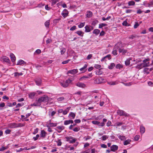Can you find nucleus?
Masks as SVG:
<instances>
[{
	"instance_id": "obj_1",
	"label": "nucleus",
	"mask_w": 153,
	"mask_h": 153,
	"mask_svg": "<svg viewBox=\"0 0 153 153\" xmlns=\"http://www.w3.org/2000/svg\"><path fill=\"white\" fill-rule=\"evenodd\" d=\"M23 126V125L21 123H19L18 124L15 123H12L8 125V127L10 128H16L22 127Z\"/></svg>"
},
{
	"instance_id": "obj_2",
	"label": "nucleus",
	"mask_w": 153,
	"mask_h": 153,
	"mask_svg": "<svg viewBox=\"0 0 153 153\" xmlns=\"http://www.w3.org/2000/svg\"><path fill=\"white\" fill-rule=\"evenodd\" d=\"M121 45V44L119 43H117L115 45L112 53L114 55H116L117 54V50H119V46Z\"/></svg>"
},
{
	"instance_id": "obj_3",
	"label": "nucleus",
	"mask_w": 153,
	"mask_h": 153,
	"mask_svg": "<svg viewBox=\"0 0 153 153\" xmlns=\"http://www.w3.org/2000/svg\"><path fill=\"white\" fill-rule=\"evenodd\" d=\"M42 102V99L40 97L37 100H36L35 103L32 104V106H39L41 105V103Z\"/></svg>"
},
{
	"instance_id": "obj_4",
	"label": "nucleus",
	"mask_w": 153,
	"mask_h": 153,
	"mask_svg": "<svg viewBox=\"0 0 153 153\" xmlns=\"http://www.w3.org/2000/svg\"><path fill=\"white\" fill-rule=\"evenodd\" d=\"M95 84H100L105 82L104 79L102 77H100L96 79L94 81Z\"/></svg>"
},
{
	"instance_id": "obj_5",
	"label": "nucleus",
	"mask_w": 153,
	"mask_h": 153,
	"mask_svg": "<svg viewBox=\"0 0 153 153\" xmlns=\"http://www.w3.org/2000/svg\"><path fill=\"white\" fill-rule=\"evenodd\" d=\"M85 28V32H89L94 29L93 27L88 25H86Z\"/></svg>"
},
{
	"instance_id": "obj_6",
	"label": "nucleus",
	"mask_w": 153,
	"mask_h": 153,
	"mask_svg": "<svg viewBox=\"0 0 153 153\" xmlns=\"http://www.w3.org/2000/svg\"><path fill=\"white\" fill-rule=\"evenodd\" d=\"M117 113L120 116H128L127 114L123 110H119L117 111Z\"/></svg>"
},
{
	"instance_id": "obj_7",
	"label": "nucleus",
	"mask_w": 153,
	"mask_h": 153,
	"mask_svg": "<svg viewBox=\"0 0 153 153\" xmlns=\"http://www.w3.org/2000/svg\"><path fill=\"white\" fill-rule=\"evenodd\" d=\"M41 98L43 102H47L49 100V97L46 95H44V96L41 97Z\"/></svg>"
},
{
	"instance_id": "obj_8",
	"label": "nucleus",
	"mask_w": 153,
	"mask_h": 153,
	"mask_svg": "<svg viewBox=\"0 0 153 153\" xmlns=\"http://www.w3.org/2000/svg\"><path fill=\"white\" fill-rule=\"evenodd\" d=\"M149 58H147L143 61V63L144 64L146 67H148L149 66Z\"/></svg>"
},
{
	"instance_id": "obj_9",
	"label": "nucleus",
	"mask_w": 153,
	"mask_h": 153,
	"mask_svg": "<svg viewBox=\"0 0 153 153\" xmlns=\"http://www.w3.org/2000/svg\"><path fill=\"white\" fill-rule=\"evenodd\" d=\"M76 85L80 88H84L86 87V85L82 83L78 82L75 84Z\"/></svg>"
},
{
	"instance_id": "obj_10",
	"label": "nucleus",
	"mask_w": 153,
	"mask_h": 153,
	"mask_svg": "<svg viewBox=\"0 0 153 153\" xmlns=\"http://www.w3.org/2000/svg\"><path fill=\"white\" fill-rule=\"evenodd\" d=\"M78 72V70L77 69H74L69 70L68 72V73L71 74H75Z\"/></svg>"
},
{
	"instance_id": "obj_11",
	"label": "nucleus",
	"mask_w": 153,
	"mask_h": 153,
	"mask_svg": "<svg viewBox=\"0 0 153 153\" xmlns=\"http://www.w3.org/2000/svg\"><path fill=\"white\" fill-rule=\"evenodd\" d=\"M119 46V51L120 53H122L123 54H124L127 52V50L123 49L120 48V46Z\"/></svg>"
},
{
	"instance_id": "obj_12",
	"label": "nucleus",
	"mask_w": 153,
	"mask_h": 153,
	"mask_svg": "<svg viewBox=\"0 0 153 153\" xmlns=\"http://www.w3.org/2000/svg\"><path fill=\"white\" fill-rule=\"evenodd\" d=\"M2 59L4 62L9 63L10 62V60L9 58L6 56H3L1 58Z\"/></svg>"
},
{
	"instance_id": "obj_13",
	"label": "nucleus",
	"mask_w": 153,
	"mask_h": 153,
	"mask_svg": "<svg viewBox=\"0 0 153 153\" xmlns=\"http://www.w3.org/2000/svg\"><path fill=\"white\" fill-rule=\"evenodd\" d=\"M118 146L115 145H113L111 147V150L114 152L115 151L117 150L118 149Z\"/></svg>"
},
{
	"instance_id": "obj_14",
	"label": "nucleus",
	"mask_w": 153,
	"mask_h": 153,
	"mask_svg": "<svg viewBox=\"0 0 153 153\" xmlns=\"http://www.w3.org/2000/svg\"><path fill=\"white\" fill-rule=\"evenodd\" d=\"M46 134V133L45 131L44 130H42L41 131V133L40 134V136L43 138H44Z\"/></svg>"
},
{
	"instance_id": "obj_15",
	"label": "nucleus",
	"mask_w": 153,
	"mask_h": 153,
	"mask_svg": "<svg viewBox=\"0 0 153 153\" xmlns=\"http://www.w3.org/2000/svg\"><path fill=\"white\" fill-rule=\"evenodd\" d=\"M10 56L12 62H14L15 61L16 59V58L14 54L13 53H11L10 54Z\"/></svg>"
},
{
	"instance_id": "obj_16",
	"label": "nucleus",
	"mask_w": 153,
	"mask_h": 153,
	"mask_svg": "<svg viewBox=\"0 0 153 153\" xmlns=\"http://www.w3.org/2000/svg\"><path fill=\"white\" fill-rule=\"evenodd\" d=\"M73 121L72 120H66L65 121L64 124L65 125H67L70 123H73Z\"/></svg>"
},
{
	"instance_id": "obj_17",
	"label": "nucleus",
	"mask_w": 153,
	"mask_h": 153,
	"mask_svg": "<svg viewBox=\"0 0 153 153\" xmlns=\"http://www.w3.org/2000/svg\"><path fill=\"white\" fill-rule=\"evenodd\" d=\"M145 67H146V66L143 63H141L140 65H138L136 67L138 69H141Z\"/></svg>"
},
{
	"instance_id": "obj_18",
	"label": "nucleus",
	"mask_w": 153,
	"mask_h": 153,
	"mask_svg": "<svg viewBox=\"0 0 153 153\" xmlns=\"http://www.w3.org/2000/svg\"><path fill=\"white\" fill-rule=\"evenodd\" d=\"M70 108H71L70 107H68L64 111L63 110V113H62L64 115L68 113L69 112V111Z\"/></svg>"
},
{
	"instance_id": "obj_19",
	"label": "nucleus",
	"mask_w": 153,
	"mask_h": 153,
	"mask_svg": "<svg viewBox=\"0 0 153 153\" xmlns=\"http://www.w3.org/2000/svg\"><path fill=\"white\" fill-rule=\"evenodd\" d=\"M140 132L141 134H143L145 131V128L143 126H141L140 128Z\"/></svg>"
},
{
	"instance_id": "obj_20",
	"label": "nucleus",
	"mask_w": 153,
	"mask_h": 153,
	"mask_svg": "<svg viewBox=\"0 0 153 153\" xmlns=\"http://www.w3.org/2000/svg\"><path fill=\"white\" fill-rule=\"evenodd\" d=\"M86 16L88 18H90L91 17L92 15V12L90 11H87V12Z\"/></svg>"
},
{
	"instance_id": "obj_21",
	"label": "nucleus",
	"mask_w": 153,
	"mask_h": 153,
	"mask_svg": "<svg viewBox=\"0 0 153 153\" xmlns=\"http://www.w3.org/2000/svg\"><path fill=\"white\" fill-rule=\"evenodd\" d=\"M36 85H41L42 83V81L41 79H39L35 81Z\"/></svg>"
},
{
	"instance_id": "obj_22",
	"label": "nucleus",
	"mask_w": 153,
	"mask_h": 153,
	"mask_svg": "<svg viewBox=\"0 0 153 153\" xmlns=\"http://www.w3.org/2000/svg\"><path fill=\"white\" fill-rule=\"evenodd\" d=\"M25 63V62L22 60H20L18 62L17 65H22V64H24Z\"/></svg>"
},
{
	"instance_id": "obj_23",
	"label": "nucleus",
	"mask_w": 153,
	"mask_h": 153,
	"mask_svg": "<svg viewBox=\"0 0 153 153\" xmlns=\"http://www.w3.org/2000/svg\"><path fill=\"white\" fill-rule=\"evenodd\" d=\"M87 64H85L84 66L81 68L80 69V70L82 71H83V72H84L86 71V68L87 67Z\"/></svg>"
},
{
	"instance_id": "obj_24",
	"label": "nucleus",
	"mask_w": 153,
	"mask_h": 153,
	"mask_svg": "<svg viewBox=\"0 0 153 153\" xmlns=\"http://www.w3.org/2000/svg\"><path fill=\"white\" fill-rule=\"evenodd\" d=\"M108 84L111 85H115L118 84V83L116 81H111L108 82Z\"/></svg>"
},
{
	"instance_id": "obj_25",
	"label": "nucleus",
	"mask_w": 153,
	"mask_h": 153,
	"mask_svg": "<svg viewBox=\"0 0 153 153\" xmlns=\"http://www.w3.org/2000/svg\"><path fill=\"white\" fill-rule=\"evenodd\" d=\"M76 33L78 35L81 36H83L84 34V33H83L81 31H77Z\"/></svg>"
},
{
	"instance_id": "obj_26",
	"label": "nucleus",
	"mask_w": 153,
	"mask_h": 153,
	"mask_svg": "<svg viewBox=\"0 0 153 153\" xmlns=\"http://www.w3.org/2000/svg\"><path fill=\"white\" fill-rule=\"evenodd\" d=\"M60 84L64 88H66L68 87L67 85L66 84L65 82L63 81L62 82H60Z\"/></svg>"
},
{
	"instance_id": "obj_27",
	"label": "nucleus",
	"mask_w": 153,
	"mask_h": 153,
	"mask_svg": "<svg viewBox=\"0 0 153 153\" xmlns=\"http://www.w3.org/2000/svg\"><path fill=\"white\" fill-rule=\"evenodd\" d=\"M100 30L98 29H96L94 30L93 33L94 34H95L96 35H97L100 33Z\"/></svg>"
},
{
	"instance_id": "obj_28",
	"label": "nucleus",
	"mask_w": 153,
	"mask_h": 153,
	"mask_svg": "<svg viewBox=\"0 0 153 153\" xmlns=\"http://www.w3.org/2000/svg\"><path fill=\"white\" fill-rule=\"evenodd\" d=\"M30 149H27V147H25L24 148H21L19 150H16V151L17 152H19L24 150H29Z\"/></svg>"
},
{
	"instance_id": "obj_29",
	"label": "nucleus",
	"mask_w": 153,
	"mask_h": 153,
	"mask_svg": "<svg viewBox=\"0 0 153 153\" xmlns=\"http://www.w3.org/2000/svg\"><path fill=\"white\" fill-rule=\"evenodd\" d=\"M94 98L95 99V101H97L99 100V99H100L101 97L99 95L97 94V95H96L94 96Z\"/></svg>"
},
{
	"instance_id": "obj_30",
	"label": "nucleus",
	"mask_w": 153,
	"mask_h": 153,
	"mask_svg": "<svg viewBox=\"0 0 153 153\" xmlns=\"http://www.w3.org/2000/svg\"><path fill=\"white\" fill-rule=\"evenodd\" d=\"M50 24V23L49 20L47 21L45 23V25L47 27H49Z\"/></svg>"
},
{
	"instance_id": "obj_31",
	"label": "nucleus",
	"mask_w": 153,
	"mask_h": 153,
	"mask_svg": "<svg viewBox=\"0 0 153 153\" xmlns=\"http://www.w3.org/2000/svg\"><path fill=\"white\" fill-rule=\"evenodd\" d=\"M115 66V64L113 63H112L110 64V65L108 66V68L109 69H111L114 67Z\"/></svg>"
},
{
	"instance_id": "obj_32",
	"label": "nucleus",
	"mask_w": 153,
	"mask_h": 153,
	"mask_svg": "<svg viewBox=\"0 0 153 153\" xmlns=\"http://www.w3.org/2000/svg\"><path fill=\"white\" fill-rule=\"evenodd\" d=\"M56 128L62 131L65 129V127L63 126H59L56 127Z\"/></svg>"
},
{
	"instance_id": "obj_33",
	"label": "nucleus",
	"mask_w": 153,
	"mask_h": 153,
	"mask_svg": "<svg viewBox=\"0 0 153 153\" xmlns=\"http://www.w3.org/2000/svg\"><path fill=\"white\" fill-rule=\"evenodd\" d=\"M107 24H106L102 23L99 25V28H102L103 27L106 26H107Z\"/></svg>"
},
{
	"instance_id": "obj_34",
	"label": "nucleus",
	"mask_w": 153,
	"mask_h": 153,
	"mask_svg": "<svg viewBox=\"0 0 153 153\" xmlns=\"http://www.w3.org/2000/svg\"><path fill=\"white\" fill-rule=\"evenodd\" d=\"M131 140H127L126 141H125L124 142V145H126L128 144H129Z\"/></svg>"
},
{
	"instance_id": "obj_35",
	"label": "nucleus",
	"mask_w": 153,
	"mask_h": 153,
	"mask_svg": "<svg viewBox=\"0 0 153 153\" xmlns=\"http://www.w3.org/2000/svg\"><path fill=\"white\" fill-rule=\"evenodd\" d=\"M88 78H89V77L88 76H83L82 77H81L79 79V80L80 81H82L84 79H87Z\"/></svg>"
},
{
	"instance_id": "obj_36",
	"label": "nucleus",
	"mask_w": 153,
	"mask_h": 153,
	"mask_svg": "<svg viewBox=\"0 0 153 153\" xmlns=\"http://www.w3.org/2000/svg\"><path fill=\"white\" fill-rule=\"evenodd\" d=\"M66 51V49L64 48H62L61 49L60 52L62 55Z\"/></svg>"
},
{
	"instance_id": "obj_37",
	"label": "nucleus",
	"mask_w": 153,
	"mask_h": 153,
	"mask_svg": "<svg viewBox=\"0 0 153 153\" xmlns=\"http://www.w3.org/2000/svg\"><path fill=\"white\" fill-rule=\"evenodd\" d=\"M128 4L129 6H133L135 4V2L133 1H130L128 2Z\"/></svg>"
},
{
	"instance_id": "obj_38",
	"label": "nucleus",
	"mask_w": 153,
	"mask_h": 153,
	"mask_svg": "<svg viewBox=\"0 0 153 153\" xmlns=\"http://www.w3.org/2000/svg\"><path fill=\"white\" fill-rule=\"evenodd\" d=\"M23 74L22 73H19L18 72H16L14 73V75L15 76H20L22 75Z\"/></svg>"
},
{
	"instance_id": "obj_39",
	"label": "nucleus",
	"mask_w": 153,
	"mask_h": 153,
	"mask_svg": "<svg viewBox=\"0 0 153 153\" xmlns=\"http://www.w3.org/2000/svg\"><path fill=\"white\" fill-rule=\"evenodd\" d=\"M76 140V139L72 137V139H71L69 141V143H74Z\"/></svg>"
},
{
	"instance_id": "obj_40",
	"label": "nucleus",
	"mask_w": 153,
	"mask_h": 153,
	"mask_svg": "<svg viewBox=\"0 0 153 153\" xmlns=\"http://www.w3.org/2000/svg\"><path fill=\"white\" fill-rule=\"evenodd\" d=\"M144 72L147 74H148L149 73V68H145L144 70Z\"/></svg>"
},
{
	"instance_id": "obj_41",
	"label": "nucleus",
	"mask_w": 153,
	"mask_h": 153,
	"mask_svg": "<svg viewBox=\"0 0 153 153\" xmlns=\"http://www.w3.org/2000/svg\"><path fill=\"white\" fill-rule=\"evenodd\" d=\"M66 84L67 85V86H68L69 84L71 83L72 82V80L70 79H68L66 81Z\"/></svg>"
},
{
	"instance_id": "obj_42",
	"label": "nucleus",
	"mask_w": 153,
	"mask_h": 153,
	"mask_svg": "<svg viewBox=\"0 0 153 153\" xmlns=\"http://www.w3.org/2000/svg\"><path fill=\"white\" fill-rule=\"evenodd\" d=\"M85 22H82L79 25L78 27L79 28H81L85 25Z\"/></svg>"
},
{
	"instance_id": "obj_43",
	"label": "nucleus",
	"mask_w": 153,
	"mask_h": 153,
	"mask_svg": "<svg viewBox=\"0 0 153 153\" xmlns=\"http://www.w3.org/2000/svg\"><path fill=\"white\" fill-rule=\"evenodd\" d=\"M49 125L51 127H55L57 125L56 123H50L49 124Z\"/></svg>"
},
{
	"instance_id": "obj_44",
	"label": "nucleus",
	"mask_w": 153,
	"mask_h": 153,
	"mask_svg": "<svg viewBox=\"0 0 153 153\" xmlns=\"http://www.w3.org/2000/svg\"><path fill=\"white\" fill-rule=\"evenodd\" d=\"M118 138L121 140H124L126 139V137L124 136H118Z\"/></svg>"
},
{
	"instance_id": "obj_45",
	"label": "nucleus",
	"mask_w": 153,
	"mask_h": 153,
	"mask_svg": "<svg viewBox=\"0 0 153 153\" xmlns=\"http://www.w3.org/2000/svg\"><path fill=\"white\" fill-rule=\"evenodd\" d=\"M35 93L34 92L31 93L29 94V97L31 98H33L35 95Z\"/></svg>"
},
{
	"instance_id": "obj_46",
	"label": "nucleus",
	"mask_w": 153,
	"mask_h": 153,
	"mask_svg": "<svg viewBox=\"0 0 153 153\" xmlns=\"http://www.w3.org/2000/svg\"><path fill=\"white\" fill-rule=\"evenodd\" d=\"M56 112L54 111H53L52 112L51 114L50 113L49 114V116L51 117H53L56 114Z\"/></svg>"
},
{
	"instance_id": "obj_47",
	"label": "nucleus",
	"mask_w": 153,
	"mask_h": 153,
	"mask_svg": "<svg viewBox=\"0 0 153 153\" xmlns=\"http://www.w3.org/2000/svg\"><path fill=\"white\" fill-rule=\"evenodd\" d=\"M92 123L94 124L99 125L100 124V122L99 121H93Z\"/></svg>"
},
{
	"instance_id": "obj_48",
	"label": "nucleus",
	"mask_w": 153,
	"mask_h": 153,
	"mask_svg": "<svg viewBox=\"0 0 153 153\" xmlns=\"http://www.w3.org/2000/svg\"><path fill=\"white\" fill-rule=\"evenodd\" d=\"M98 22V21L97 20H94L93 21L92 25H95L96 24H97Z\"/></svg>"
},
{
	"instance_id": "obj_49",
	"label": "nucleus",
	"mask_w": 153,
	"mask_h": 153,
	"mask_svg": "<svg viewBox=\"0 0 153 153\" xmlns=\"http://www.w3.org/2000/svg\"><path fill=\"white\" fill-rule=\"evenodd\" d=\"M69 115L70 116L72 117L73 119H74L75 117V114L72 112H71L70 113Z\"/></svg>"
},
{
	"instance_id": "obj_50",
	"label": "nucleus",
	"mask_w": 153,
	"mask_h": 153,
	"mask_svg": "<svg viewBox=\"0 0 153 153\" xmlns=\"http://www.w3.org/2000/svg\"><path fill=\"white\" fill-rule=\"evenodd\" d=\"M68 12H65L64 13H62V15L65 18L66 16H68Z\"/></svg>"
},
{
	"instance_id": "obj_51",
	"label": "nucleus",
	"mask_w": 153,
	"mask_h": 153,
	"mask_svg": "<svg viewBox=\"0 0 153 153\" xmlns=\"http://www.w3.org/2000/svg\"><path fill=\"white\" fill-rule=\"evenodd\" d=\"M122 67V66L119 64H117L116 66V68H117L120 69V68H121Z\"/></svg>"
},
{
	"instance_id": "obj_52",
	"label": "nucleus",
	"mask_w": 153,
	"mask_h": 153,
	"mask_svg": "<svg viewBox=\"0 0 153 153\" xmlns=\"http://www.w3.org/2000/svg\"><path fill=\"white\" fill-rule=\"evenodd\" d=\"M125 63L126 65H128L130 64V60L129 59L126 60L125 62Z\"/></svg>"
},
{
	"instance_id": "obj_53",
	"label": "nucleus",
	"mask_w": 153,
	"mask_h": 153,
	"mask_svg": "<svg viewBox=\"0 0 153 153\" xmlns=\"http://www.w3.org/2000/svg\"><path fill=\"white\" fill-rule=\"evenodd\" d=\"M123 123L122 122H117L115 124V125L117 126H120L123 124Z\"/></svg>"
},
{
	"instance_id": "obj_54",
	"label": "nucleus",
	"mask_w": 153,
	"mask_h": 153,
	"mask_svg": "<svg viewBox=\"0 0 153 153\" xmlns=\"http://www.w3.org/2000/svg\"><path fill=\"white\" fill-rule=\"evenodd\" d=\"M135 37H138V38L139 36H134V35H132L130 36L129 37V39H134V38H135Z\"/></svg>"
},
{
	"instance_id": "obj_55",
	"label": "nucleus",
	"mask_w": 153,
	"mask_h": 153,
	"mask_svg": "<svg viewBox=\"0 0 153 153\" xmlns=\"http://www.w3.org/2000/svg\"><path fill=\"white\" fill-rule=\"evenodd\" d=\"M111 17L110 16H109L108 17H107V18H105L104 17H103L102 18V20H103V21H105V20H109V19H110V18H111Z\"/></svg>"
},
{
	"instance_id": "obj_56",
	"label": "nucleus",
	"mask_w": 153,
	"mask_h": 153,
	"mask_svg": "<svg viewBox=\"0 0 153 153\" xmlns=\"http://www.w3.org/2000/svg\"><path fill=\"white\" fill-rule=\"evenodd\" d=\"M64 99V98L63 97H61L58 98L57 99V100H58V101L60 102V101H63Z\"/></svg>"
},
{
	"instance_id": "obj_57",
	"label": "nucleus",
	"mask_w": 153,
	"mask_h": 153,
	"mask_svg": "<svg viewBox=\"0 0 153 153\" xmlns=\"http://www.w3.org/2000/svg\"><path fill=\"white\" fill-rule=\"evenodd\" d=\"M108 137L106 135H103L102 136V140H105L108 139Z\"/></svg>"
},
{
	"instance_id": "obj_58",
	"label": "nucleus",
	"mask_w": 153,
	"mask_h": 153,
	"mask_svg": "<svg viewBox=\"0 0 153 153\" xmlns=\"http://www.w3.org/2000/svg\"><path fill=\"white\" fill-rule=\"evenodd\" d=\"M39 137V134H38L36 135V137H33V139L34 141L36 140Z\"/></svg>"
},
{
	"instance_id": "obj_59",
	"label": "nucleus",
	"mask_w": 153,
	"mask_h": 153,
	"mask_svg": "<svg viewBox=\"0 0 153 153\" xmlns=\"http://www.w3.org/2000/svg\"><path fill=\"white\" fill-rule=\"evenodd\" d=\"M70 59H69L67 60L64 61L62 62V64H66L68 63V62L70 61Z\"/></svg>"
},
{
	"instance_id": "obj_60",
	"label": "nucleus",
	"mask_w": 153,
	"mask_h": 153,
	"mask_svg": "<svg viewBox=\"0 0 153 153\" xmlns=\"http://www.w3.org/2000/svg\"><path fill=\"white\" fill-rule=\"evenodd\" d=\"M66 138L67 139V141L69 142L70 140L71 139H72V137L70 136V137H66Z\"/></svg>"
},
{
	"instance_id": "obj_61",
	"label": "nucleus",
	"mask_w": 153,
	"mask_h": 153,
	"mask_svg": "<svg viewBox=\"0 0 153 153\" xmlns=\"http://www.w3.org/2000/svg\"><path fill=\"white\" fill-rule=\"evenodd\" d=\"M101 66L98 64H96L94 65V67L98 69L100 68Z\"/></svg>"
},
{
	"instance_id": "obj_62",
	"label": "nucleus",
	"mask_w": 153,
	"mask_h": 153,
	"mask_svg": "<svg viewBox=\"0 0 153 153\" xmlns=\"http://www.w3.org/2000/svg\"><path fill=\"white\" fill-rule=\"evenodd\" d=\"M79 129H80L79 128L76 127L73 129V130L74 131L77 132L78 131Z\"/></svg>"
},
{
	"instance_id": "obj_63",
	"label": "nucleus",
	"mask_w": 153,
	"mask_h": 153,
	"mask_svg": "<svg viewBox=\"0 0 153 153\" xmlns=\"http://www.w3.org/2000/svg\"><path fill=\"white\" fill-rule=\"evenodd\" d=\"M148 84L149 86H153V83L151 81H149L148 82Z\"/></svg>"
},
{
	"instance_id": "obj_64",
	"label": "nucleus",
	"mask_w": 153,
	"mask_h": 153,
	"mask_svg": "<svg viewBox=\"0 0 153 153\" xmlns=\"http://www.w3.org/2000/svg\"><path fill=\"white\" fill-rule=\"evenodd\" d=\"M140 137V136L138 135H136L134 137V140L135 141L138 140Z\"/></svg>"
}]
</instances>
